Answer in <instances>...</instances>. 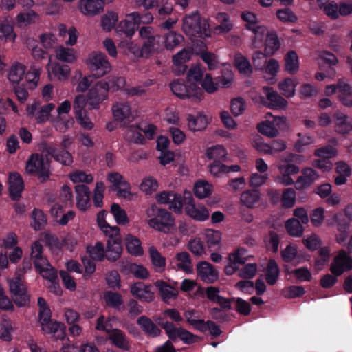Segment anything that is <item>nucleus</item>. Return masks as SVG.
Listing matches in <instances>:
<instances>
[{
	"label": "nucleus",
	"instance_id": "obj_32",
	"mask_svg": "<svg viewBox=\"0 0 352 352\" xmlns=\"http://www.w3.org/2000/svg\"><path fill=\"white\" fill-rule=\"evenodd\" d=\"M301 173L302 175L298 177L295 183L297 190L308 188L319 177L318 173L311 168H303Z\"/></svg>",
	"mask_w": 352,
	"mask_h": 352
},
{
	"label": "nucleus",
	"instance_id": "obj_41",
	"mask_svg": "<svg viewBox=\"0 0 352 352\" xmlns=\"http://www.w3.org/2000/svg\"><path fill=\"white\" fill-rule=\"evenodd\" d=\"M284 69L289 74H295L300 69L298 55L294 50L288 51L284 56Z\"/></svg>",
	"mask_w": 352,
	"mask_h": 352
},
{
	"label": "nucleus",
	"instance_id": "obj_36",
	"mask_svg": "<svg viewBox=\"0 0 352 352\" xmlns=\"http://www.w3.org/2000/svg\"><path fill=\"white\" fill-rule=\"evenodd\" d=\"M54 52L56 59L63 63H74L78 57V54L75 49L62 45L56 47Z\"/></svg>",
	"mask_w": 352,
	"mask_h": 352
},
{
	"label": "nucleus",
	"instance_id": "obj_59",
	"mask_svg": "<svg viewBox=\"0 0 352 352\" xmlns=\"http://www.w3.org/2000/svg\"><path fill=\"white\" fill-rule=\"evenodd\" d=\"M204 239L208 248H215L220 246L222 234L219 230L207 229L204 232Z\"/></svg>",
	"mask_w": 352,
	"mask_h": 352
},
{
	"label": "nucleus",
	"instance_id": "obj_13",
	"mask_svg": "<svg viewBox=\"0 0 352 352\" xmlns=\"http://www.w3.org/2000/svg\"><path fill=\"white\" fill-rule=\"evenodd\" d=\"M277 168L278 174L274 177V182L285 186H292L296 183L293 176L300 172V168L298 166L283 158L277 165Z\"/></svg>",
	"mask_w": 352,
	"mask_h": 352
},
{
	"label": "nucleus",
	"instance_id": "obj_57",
	"mask_svg": "<svg viewBox=\"0 0 352 352\" xmlns=\"http://www.w3.org/2000/svg\"><path fill=\"white\" fill-rule=\"evenodd\" d=\"M31 258L34 261V267H40L41 265H45L48 261L43 256V246L39 241H35L31 246Z\"/></svg>",
	"mask_w": 352,
	"mask_h": 352
},
{
	"label": "nucleus",
	"instance_id": "obj_54",
	"mask_svg": "<svg viewBox=\"0 0 352 352\" xmlns=\"http://www.w3.org/2000/svg\"><path fill=\"white\" fill-rule=\"evenodd\" d=\"M119 20V15L114 11H108L101 16L100 25L103 30L111 32L116 29Z\"/></svg>",
	"mask_w": 352,
	"mask_h": 352
},
{
	"label": "nucleus",
	"instance_id": "obj_22",
	"mask_svg": "<svg viewBox=\"0 0 352 352\" xmlns=\"http://www.w3.org/2000/svg\"><path fill=\"white\" fill-rule=\"evenodd\" d=\"M186 119L188 129L196 132L201 131L207 127L211 121V116L204 111H198L195 113H188Z\"/></svg>",
	"mask_w": 352,
	"mask_h": 352
},
{
	"label": "nucleus",
	"instance_id": "obj_49",
	"mask_svg": "<svg viewBox=\"0 0 352 352\" xmlns=\"http://www.w3.org/2000/svg\"><path fill=\"white\" fill-rule=\"evenodd\" d=\"M298 81L296 78H286L278 83L280 94L287 98H292L296 94Z\"/></svg>",
	"mask_w": 352,
	"mask_h": 352
},
{
	"label": "nucleus",
	"instance_id": "obj_31",
	"mask_svg": "<svg viewBox=\"0 0 352 352\" xmlns=\"http://www.w3.org/2000/svg\"><path fill=\"white\" fill-rule=\"evenodd\" d=\"M214 19L217 25L214 28V31L217 34H225L230 32L234 24L229 14L225 12H219L216 14Z\"/></svg>",
	"mask_w": 352,
	"mask_h": 352
},
{
	"label": "nucleus",
	"instance_id": "obj_43",
	"mask_svg": "<svg viewBox=\"0 0 352 352\" xmlns=\"http://www.w3.org/2000/svg\"><path fill=\"white\" fill-rule=\"evenodd\" d=\"M335 170L338 174V176L335 178V184L337 186L346 184L347 179L352 174V170L350 166L343 161L336 162Z\"/></svg>",
	"mask_w": 352,
	"mask_h": 352
},
{
	"label": "nucleus",
	"instance_id": "obj_35",
	"mask_svg": "<svg viewBox=\"0 0 352 352\" xmlns=\"http://www.w3.org/2000/svg\"><path fill=\"white\" fill-rule=\"evenodd\" d=\"M261 199V192L258 190L248 189L242 192L240 195V204L242 206L248 208H254Z\"/></svg>",
	"mask_w": 352,
	"mask_h": 352
},
{
	"label": "nucleus",
	"instance_id": "obj_9",
	"mask_svg": "<svg viewBox=\"0 0 352 352\" xmlns=\"http://www.w3.org/2000/svg\"><path fill=\"white\" fill-rule=\"evenodd\" d=\"M72 104L69 100H65L56 108V116L52 119V124L59 132L64 133L74 124L73 118L69 116Z\"/></svg>",
	"mask_w": 352,
	"mask_h": 352
},
{
	"label": "nucleus",
	"instance_id": "obj_16",
	"mask_svg": "<svg viewBox=\"0 0 352 352\" xmlns=\"http://www.w3.org/2000/svg\"><path fill=\"white\" fill-rule=\"evenodd\" d=\"M139 35L144 40L143 52L145 55H148L162 49L160 36L155 34V30L152 27L141 28L139 30Z\"/></svg>",
	"mask_w": 352,
	"mask_h": 352
},
{
	"label": "nucleus",
	"instance_id": "obj_56",
	"mask_svg": "<svg viewBox=\"0 0 352 352\" xmlns=\"http://www.w3.org/2000/svg\"><path fill=\"white\" fill-rule=\"evenodd\" d=\"M228 155L226 148L222 145H215L207 148L206 156L210 160L218 162L224 160Z\"/></svg>",
	"mask_w": 352,
	"mask_h": 352
},
{
	"label": "nucleus",
	"instance_id": "obj_20",
	"mask_svg": "<svg viewBox=\"0 0 352 352\" xmlns=\"http://www.w3.org/2000/svg\"><path fill=\"white\" fill-rule=\"evenodd\" d=\"M351 269L352 257L343 250L339 251L331 264V273L335 276H340Z\"/></svg>",
	"mask_w": 352,
	"mask_h": 352
},
{
	"label": "nucleus",
	"instance_id": "obj_55",
	"mask_svg": "<svg viewBox=\"0 0 352 352\" xmlns=\"http://www.w3.org/2000/svg\"><path fill=\"white\" fill-rule=\"evenodd\" d=\"M110 212L118 225L126 226L129 223L130 220L126 212L118 204H111Z\"/></svg>",
	"mask_w": 352,
	"mask_h": 352
},
{
	"label": "nucleus",
	"instance_id": "obj_53",
	"mask_svg": "<svg viewBox=\"0 0 352 352\" xmlns=\"http://www.w3.org/2000/svg\"><path fill=\"white\" fill-rule=\"evenodd\" d=\"M148 253L155 270L157 272H164L166 267L165 257L153 245L148 248Z\"/></svg>",
	"mask_w": 352,
	"mask_h": 352
},
{
	"label": "nucleus",
	"instance_id": "obj_45",
	"mask_svg": "<svg viewBox=\"0 0 352 352\" xmlns=\"http://www.w3.org/2000/svg\"><path fill=\"white\" fill-rule=\"evenodd\" d=\"M108 339L117 348L124 351H128L130 349V344L126 335L120 329H113L109 334Z\"/></svg>",
	"mask_w": 352,
	"mask_h": 352
},
{
	"label": "nucleus",
	"instance_id": "obj_15",
	"mask_svg": "<svg viewBox=\"0 0 352 352\" xmlns=\"http://www.w3.org/2000/svg\"><path fill=\"white\" fill-rule=\"evenodd\" d=\"M86 64L98 77L105 75L111 70V65L107 56L100 52L94 51L90 53L86 59Z\"/></svg>",
	"mask_w": 352,
	"mask_h": 352
},
{
	"label": "nucleus",
	"instance_id": "obj_38",
	"mask_svg": "<svg viewBox=\"0 0 352 352\" xmlns=\"http://www.w3.org/2000/svg\"><path fill=\"white\" fill-rule=\"evenodd\" d=\"M45 151L47 154L62 165L71 166L73 163L72 155L67 151H60L53 146H48L46 147Z\"/></svg>",
	"mask_w": 352,
	"mask_h": 352
},
{
	"label": "nucleus",
	"instance_id": "obj_46",
	"mask_svg": "<svg viewBox=\"0 0 352 352\" xmlns=\"http://www.w3.org/2000/svg\"><path fill=\"white\" fill-rule=\"evenodd\" d=\"M86 252L93 261H103L105 258V250L100 241L91 243L86 247Z\"/></svg>",
	"mask_w": 352,
	"mask_h": 352
},
{
	"label": "nucleus",
	"instance_id": "obj_6",
	"mask_svg": "<svg viewBox=\"0 0 352 352\" xmlns=\"http://www.w3.org/2000/svg\"><path fill=\"white\" fill-rule=\"evenodd\" d=\"M280 41L277 33L274 30H270L267 27L265 31L262 35L256 38V36H252L249 41V47L252 50H261L263 48V53L267 56H272L280 48Z\"/></svg>",
	"mask_w": 352,
	"mask_h": 352
},
{
	"label": "nucleus",
	"instance_id": "obj_14",
	"mask_svg": "<svg viewBox=\"0 0 352 352\" xmlns=\"http://www.w3.org/2000/svg\"><path fill=\"white\" fill-rule=\"evenodd\" d=\"M141 21V14L138 12H132L126 14L124 18L118 23L115 32L117 34H124L127 38H131Z\"/></svg>",
	"mask_w": 352,
	"mask_h": 352
},
{
	"label": "nucleus",
	"instance_id": "obj_62",
	"mask_svg": "<svg viewBox=\"0 0 352 352\" xmlns=\"http://www.w3.org/2000/svg\"><path fill=\"white\" fill-rule=\"evenodd\" d=\"M157 188L158 182L151 176L144 177L139 185V189L146 195H152Z\"/></svg>",
	"mask_w": 352,
	"mask_h": 352
},
{
	"label": "nucleus",
	"instance_id": "obj_19",
	"mask_svg": "<svg viewBox=\"0 0 352 352\" xmlns=\"http://www.w3.org/2000/svg\"><path fill=\"white\" fill-rule=\"evenodd\" d=\"M156 320L164 329L168 337L172 340L180 338L185 343L190 344L195 342L197 339V337L190 332L180 327H175L173 323L168 321L158 319Z\"/></svg>",
	"mask_w": 352,
	"mask_h": 352
},
{
	"label": "nucleus",
	"instance_id": "obj_1",
	"mask_svg": "<svg viewBox=\"0 0 352 352\" xmlns=\"http://www.w3.org/2000/svg\"><path fill=\"white\" fill-rule=\"evenodd\" d=\"M203 77V69L199 65H193L188 70L186 79H177L170 84L173 94L177 98L198 102L204 98V91L199 87Z\"/></svg>",
	"mask_w": 352,
	"mask_h": 352
},
{
	"label": "nucleus",
	"instance_id": "obj_58",
	"mask_svg": "<svg viewBox=\"0 0 352 352\" xmlns=\"http://www.w3.org/2000/svg\"><path fill=\"white\" fill-rule=\"evenodd\" d=\"M118 47L122 49L125 52L131 53L135 56H142L145 55L144 52H143V45L140 47V45L134 41H121L118 43Z\"/></svg>",
	"mask_w": 352,
	"mask_h": 352
},
{
	"label": "nucleus",
	"instance_id": "obj_4",
	"mask_svg": "<svg viewBox=\"0 0 352 352\" xmlns=\"http://www.w3.org/2000/svg\"><path fill=\"white\" fill-rule=\"evenodd\" d=\"M145 212L150 228L164 234H173L176 231L175 218L166 209L151 204Z\"/></svg>",
	"mask_w": 352,
	"mask_h": 352
},
{
	"label": "nucleus",
	"instance_id": "obj_42",
	"mask_svg": "<svg viewBox=\"0 0 352 352\" xmlns=\"http://www.w3.org/2000/svg\"><path fill=\"white\" fill-rule=\"evenodd\" d=\"M124 243L127 252L132 256H141L144 254V250L141 241L134 235L127 234L124 238Z\"/></svg>",
	"mask_w": 352,
	"mask_h": 352
},
{
	"label": "nucleus",
	"instance_id": "obj_29",
	"mask_svg": "<svg viewBox=\"0 0 352 352\" xmlns=\"http://www.w3.org/2000/svg\"><path fill=\"white\" fill-rule=\"evenodd\" d=\"M131 294L141 301L151 302L154 299V293L151 285H146L141 282L133 284L130 287Z\"/></svg>",
	"mask_w": 352,
	"mask_h": 352
},
{
	"label": "nucleus",
	"instance_id": "obj_10",
	"mask_svg": "<svg viewBox=\"0 0 352 352\" xmlns=\"http://www.w3.org/2000/svg\"><path fill=\"white\" fill-rule=\"evenodd\" d=\"M254 258L244 248H238L228 254L226 258L224 272L228 276L236 273L239 265H244Z\"/></svg>",
	"mask_w": 352,
	"mask_h": 352
},
{
	"label": "nucleus",
	"instance_id": "obj_28",
	"mask_svg": "<svg viewBox=\"0 0 352 352\" xmlns=\"http://www.w3.org/2000/svg\"><path fill=\"white\" fill-rule=\"evenodd\" d=\"M197 270L198 276L206 283H212L219 278L218 271L208 262H199L197 265Z\"/></svg>",
	"mask_w": 352,
	"mask_h": 352
},
{
	"label": "nucleus",
	"instance_id": "obj_61",
	"mask_svg": "<svg viewBox=\"0 0 352 352\" xmlns=\"http://www.w3.org/2000/svg\"><path fill=\"white\" fill-rule=\"evenodd\" d=\"M30 226L34 230H40L47 225V217L39 209H34L31 214Z\"/></svg>",
	"mask_w": 352,
	"mask_h": 352
},
{
	"label": "nucleus",
	"instance_id": "obj_25",
	"mask_svg": "<svg viewBox=\"0 0 352 352\" xmlns=\"http://www.w3.org/2000/svg\"><path fill=\"white\" fill-rule=\"evenodd\" d=\"M327 224L330 226H336L337 233L336 234V241L342 244L345 243L349 236L350 223L341 217L340 214H335L331 220L328 221Z\"/></svg>",
	"mask_w": 352,
	"mask_h": 352
},
{
	"label": "nucleus",
	"instance_id": "obj_7",
	"mask_svg": "<svg viewBox=\"0 0 352 352\" xmlns=\"http://www.w3.org/2000/svg\"><path fill=\"white\" fill-rule=\"evenodd\" d=\"M25 172L28 175L36 176L41 182H46L52 173L50 160L38 153L32 154L26 162Z\"/></svg>",
	"mask_w": 352,
	"mask_h": 352
},
{
	"label": "nucleus",
	"instance_id": "obj_24",
	"mask_svg": "<svg viewBox=\"0 0 352 352\" xmlns=\"http://www.w3.org/2000/svg\"><path fill=\"white\" fill-rule=\"evenodd\" d=\"M184 210L187 216L197 221H205L210 217V212L205 205L193 202H186Z\"/></svg>",
	"mask_w": 352,
	"mask_h": 352
},
{
	"label": "nucleus",
	"instance_id": "obj_12",
	"mask_svg": "<svg viewBox=\"0 0 352 352\" xmlns=\"http://www.w3.org/2000/svg\"><path fill=\"white\" fill-rule=\"evenodd\" d=\"M10 294L12 301L18 307H25L30 303V296L24 282L19 277L8 279Z\"/></svg>",
	"mask_w": 352,
	"mask_h": 352
},
{
	"label": "nucleus",
	"instance_id": "obj_39",
	"mask_svg": "<svg viewBox=\"0 0 352 352\" xmlns=\"http://www.w3.org/2000/svg\"><path fill=\"white\" fill-rule=\"evenodd\" d=\"M335 130L340 134H346L352 131V118L342 113H335Z\"/></svg>",
	"mask_w": 352,
	"mask_h": 352
},
{
	"label": "nucleus",
	"instance_id": "obj_33",
	"mask_svg": "<svg viewBox=\"0 0 352 352\" xmlns=\"http://www.w3.org/2000/svg\"><path fill=\"white\" fill-rule=\"evenodd\" d=\"M191 57L190 52L185 49L182 50L173 56V69L177 75L183 74L186 70V63Z\"/></svg>",
	"mask_w": 352,
	"mask_h": 352
},
{
	"label": "nucleus",
	"instance_id": "obj_2",
	"mask_svg": "<svg viewBox=\"0 0 352 352\" xmlns=\"http://www.w3.org/2000/svg\"><path fill=\"white\" fill-rule=\"evenodd\" d=\"M38 305L39 307L38 321L42 330L47 333L53 334L56 340L63 342L61 350L63 352H82V344L79 349L78 346L69 342L65 332V327L61 322L53 321L51 319V311L47 306L46 301L42 297L38 298Z\"/></svg>",
	"mask_w": 352,
	"mask_h": 352
},
{
	"label": "nucleus",
	"instance_id": "obj_48",
	"mask_svg": "<svg viewBox=\"0 0 352 352\" xmlns=\"http://www.w3.org/2000/svg\"><path fill=\"white\" fill-rule=\"evenodd\" d=\"M234 64L242 75L250 76L253 72V67L249 59L241 53H236L234 55Z\"/></svg>",
	"mask_w": 352,
	"mask_h": 352
},
{
	"label": "nucleus",
	"instance_id": "obj_30",
	"mask_svg": "<svg viewBox=\"0 0 352 352\" xmlns=\"http://www.w3.org/2000/svg\"><path fill=\"white\" fill-rule=\"evenodd\" d=\"M75 192L77 208L82 212L89 210L91 207L89 188L85 185H77Z\"/></svg>",
	"mask_w": 352,
	"mask_h": 352
},
{
	"label": "nucleus",
	"instance_id": "obj_64",
	"mask_svg": "<svg viewBox=\"0 0 352 352\" xmlns=\"http://www.w3.org/2000/svg\"><path fill=\"white\" fill-rule=\"evenodd\" d=\"M184 40L183 36L173 31L166 34L164 37V46L167 50H173L177 47Z\"/></svg>",
	"mask_w": 352,
	"mask_h": 352
},
{
	"label": "nucleus",
	"instance_id": "obj_26",
	"mask_svg": "<svg viewBox=\"0 0 352 352\" xmlns=\"http://www.w3.org/2000/svg\"><path fill=\"white\" fill-rule=\"evenodd\" d=\"M8 184L10 197L13 200L19 199L24 190V182L21 175L17 172H10Z\"/></svg>",
	"mask_w": 352,
	"mask_h": 352
},
{
	"label": "nucleus",
	"instance_id": "obj_5",
	"mask_svg": "<svg viewBox=\"0 0 352 352\" xmlns=\"http://www.w3.org/2000/svg\"><path fill=\"white\" fill-rule=\"evenodd\" d=\"M182 30L192 39L208 38L211 36L209 20L201 17L197 12L186 16L183 19Z\"/></svg>",
	"mask_w": 352,
	"mask_h": 352
},
{
	"label": "nucleus",
	"instance_id": "obj_50",
	"mask_svg": "<svg viewBox=\"0 0 352 352\" xmlns=\"http://www.w3.org/2000/svg\"><path fill=\"white\" fill-rule=\"evenodd\" d=\"M39 20V15L33 10L19 12L16 16V24L19 27L28 26L36 23Z\"/></svg>",
	"mask_w": 352,
	"mask_h": 352
},
{
	"label": "nucleus",
	"instance_id": "obj_34",
	"mask_svg": "<svg viewBox=\"0 0 352 352\" xmlns=\"http://www.w3.org/2000/svg\"><path fill=\"white\" fill-rule=\"evenodd\" d=\"M155 286L158 289L162 300L166 303H168L171 300H175L179 295L177 289L162 280H157L155 283Z\"/></svg>",
	"mask_w": 352,
	"mask_h": 352
},
{
	"label": "nucleus",
	"instance_id": "obj_23",
	"mask_svg": "<svg viewBox=\"0 0 352 352\" xmlns=\"http://www.w3.org/2000/svg\"><path fill=\"white\" fill-rule=\"evenodd\" d=\"M47 76L50 80L56 79L58 80H67L71 73L70 67L68 65H61L58 62L53 61L50 56L48 63L46 65Z\"/></svg>",
	"mask_w": 352,
	"mask_h": 352
},
{
	"label": "nucleus",
	"instance_id": "obj_27",
	"mask_svg": "<svg viewBox=\"0 0 352 352\" xmlns=\"http://www.w3.org/2000/svg\"><path fill=\"white\" fill-rule=\"evenodd\" d=\"M78 9L80 12L86 16H94L104 10L102 0H78Z\"/></svg>",
	"mask_w": 352,
	"mask_h": 352
},
{
	"label": "nucleus",
	"instance_id": "obj_18",
	"mask_svg": "<svg viewBox=\"0 0 352 352\" xmlns=\"http://www.w3.org/2000/svg\"><path fill=\"white\" fill-rule=\"evenodd\" d=\"M267 120L258 125V129L263 135L274 138L278 135L279 129L284 127L286 118L284 117H274L271 114L267 115Z\"/></svg>",
	"mask_w": 352,
	"mask_h": 352
},
{
	"label": "nucleus",
	"instance_id": "obj_60",
	"mask_svg": "<svg viewBox=\"0 0 352 352\" xmlns=\"http://www.w3.org/2000/svg\"><path fill=\"white\" fill-rule=\"evenodd\" d=\"M280 270L277 263L270 260L265 270V279L269 285H274L279 276Z\"/></svg>",
	"mask_w": 352,
	"mask_h": 352
},
{
	"label": "nucleus",
	"instance_id": "obj_52",
	"mask_svg": "<svg viewBox=\"0 0 352 352\" xmlns=\"http://www.w3.org/2000/svg\"><path fill=\"white\" fill-rule=\"evenodd\" d=\"M122 251V248L119 241L109 239L107 243L105 257L110 261H116L120 257Z\"/></svg>",
	"mask_w": 352,
	"mask_h": 352
},
{
	"label": "nucleus",
	"instance_id": "obj_37",
	"mask_svg": "<svg viewBox=\"0 0 352 352\" xmlns=\"http://www.w3.org/2000/svg\"><path fill=\"white\" fill-rule=\"evenodd\" d=\"M263 92L269 101V106L272 109H285L288 103L281 96L273 90L272 87H263Z\"/></svg>",
	"mask_w": 352,
	"mask_h": 352
},
{
	"label": "nucleus",
	"instance_id": "obj_44",
	"mask_svg": "<svg viewBox=\"0 0 352 352\" xmlns=\"http://www.w3.org/2000/svg\"><path fill=\"white\" fill-rule=\"evenodd\" d=\"M213 192V186L206 180L199 179L193 185V192L198 199L209 197Z\"/></svg>",
	"mask_w": 352,
	"mask_h": 352
},
{
	"label": "nucleus",
	"instance_id": "obj_21",
	"mask_svg": "<svg viewBox=\"0 0 352 352\" xmlns=\"http://www.w3.org/2000/svg\"><path fill=\"white\" fill-rule=\"evenodd\" d=\"M241 17L245 23V28L250 31L252 36H256V38L258 40V37L267 31L265 25L260 24L258 22V16L256 14L249 10H245L241 12Z\"/></svg>",
	"mask_w": 352,
	"mask_h": 352
},
{
	"label": "nucleus",
	"instance_id": "obj_47",
	"mask_svg": "<svg viewBox=\"0 0 352 352\" xmlns=\"http://www.w3.org/2000/svg\"><path fill=\"white\" fill-rule=\"evenodd\" d=\"M173 267L190 272L192 270L191 261L189 254L186 252L177 253L171 260Z\"/></svg>",
	"mask_w": 352,
	"mask_h": 352
},
{
	"label": "nucleus",
	"instance_id": "obj_63",
	"mask_svg": "<svg viewBox=\"0 0 352 352\" xmlns=\"http://www.w3.org/2000/svg\"><path fill=\"white\" fill-rule=\"evenodd\" d=\"M237 272L239 277L243 279H252L258 272V265L256 263H245Z\"/></svg>",
	"mask_w": 352,
	"mask_h": 352
},
{
	"label": "nucleus",
	"instance_id": "obj_40",
	"mask_svg": "<svg viewBox=\"0 0 352 352\" xmlns=\"http://www.w3.org/2000/svg\"><path fill=\"white\" fill-rule=\"evenodd\" d=\"M112 110L115 118L120 121L133 119L136 116L135 112L132 111L128 103H117L113 107Z\"/></svg>",
	"mask_w": 352,
	"mask_h": 352
},
{
	"label": "nucleus",
	"instance_id": "obj_3",
	"mask_svg": "<svg viewBox=\"0 0 352 352\" xmlns=\"http://www.w3.org/2000/svg\"><path fill=\"white\" fill-rule=\"evenodd\" d=\"M42 68L32 65L28 69L26 65L19 61H14L7 71V79L12 85L21 84L24 80L25 85L30 90L36 89L39 84Z\"/></svg>",
	"mask_w": 352,
	"mask_h": 352
},
{
	"label": "nucleus",
	"instance_id": "obj_8",
	"mask_svg": "<svg viewBox=\"0 0 352 352\" xmlns=\"http://www.w3.org/2000/svg\"><path fill=\"white\" fill-rule=\"evenodd\" d=\"M109 89L110 85L106 80L97 82L85 96V104H88L89 109H98L100 104L107 99Z\"/></svg>",
	"mask_w": 352,
	"mask_h": 352
},
{
	"label": "nucleus",
	"instance_id": "obj_17",
	"mask_svg": "<svg viewBox=\"0 0 352 352\" xmlns=\"http://www.w3.org/2000/svg\"><path fill=\"white\" fill-rule=\"evenodd\" d=\"M85 95L77 94L74 99V112L77 122L85 129L91 130L94 123L90 120L88 112L85 110Z\"/></svg>",
	"mask_w": 352,
	"mask_h": 352
},
{
	"label": "nucleus",
	"instance_id": "obj_11",
	"mask_svg": "<svg viewBox=\"0 0 352 352\" xmlns=\"http://www.w3.org/2000/svg\"><path fill=\"white\" fill-rule=\"evenodd\" d=\"M107 181L111 184V190L116 192L118 197L131 201L136 195L131 191L130 184L118 172L107 174Z\"/></svg>",
	"mask_w": 352,
	"mask_h": 352
},
{
	"label": "nucleus",
	"instance_id": "obj_51",
	"mask_svg": "<svg viewBox=\"0 0 352 352\" xmlns=\"http://www.w3.org/2000/svg\"><path fill=\"white\" fill-rule=\"evenodd\" d=\"M219 292L217 287L212 286L207 287L206 290V296L210 300L219 304L223 309H230V300L221 296Z\"/></svg>",
	"mask_w": 352,
	"mask_h": 352
}]
</instances>
